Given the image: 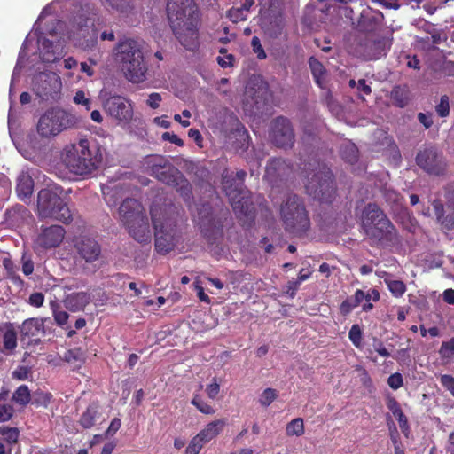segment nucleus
<instances>
[{
  "label": "nucleus",
  "mask_w": 454,
  "mask_h": 454,
  "mask_svg": "<svg viewBox=\"0 0 454 454\" xmlns=\"http://www.w3.org/2000/svg\"><path fill=\"white\" fill-rule=\"evenodd\" d=\"M51 20L53 21V20ZM92 26H94L93 19L80 15L74 19L71 27L64 34L62 33V23L56 20V26L53 28L47 27L46 31L52 37L56 36L59 31L62 35L60 40L53 41L39 37L37 40L39 58L45 63L58 60L64 54L66 41H72L75 45L85 50L92 48L96 43V31L91 28Z\"/></svg>",
  "instance_id": "f257e3e1"
},
{
  "label": "nucleus",
  "mask_w": 454,
  "mask_h": 454,
  "mask_svg": "<svg viewBox=\"0 0 454 454\" xmlns=\"http://www.w3.org/2000/svg\"><path fill=\"white\" fill-rule=\"evenodd\" d=\"M168 19L178 42L188 51L200 46V14L193 0H168Z\"/></svg>",
  "instance_id": "f03ea898"
},
{
  "label": "nucleus",
  "mask_w": 454,
  "mask_h": 454,
  "mask_svg": "<svg viewBox=\"0 0 454 454\" xmlns=\"http://www.w3.org/2000/svg\"><path fill=\"white\" fill-rule=\"evenodd\" d=\"M61 161L69 172L79 176L90 174L98 162L85 138L66 145L61 153Z\"/></svg>",
  "instance_id": "7ed1b4c3"
},
{
  "label": "nucleus",
  "mask_w": 454,
  "mask_h": 454,
  "mask_svg": "<svg viewBox=\"0 0 454 454\" xmlns=\"http://www.w3.org/2000/svg\"><path fill=\"white\" fill-rule=\"evenodd\" d=\"M119 215L129 234L140 243L151 241L152 233L142 204L134 199L125 200L119 207Z\"/></svg>",
  "instance_id": "20e7f679"
},
{
  "label": "nucleus",
  "mask_w": 454,
  "mask_h": 454,
  "mask_svg": "<svg viewBox=\"0 0 454 454\" xmlns=\"http://www.w3.org/2000/svg\"><path fill=\"white\" fill-rule=\"evenodd\" d=\"M361 225L368 238L381 243L391 242L395 231L383 211L375 204H368L362 212Z\"/></svg>",
  "instance_id": "39448f33"
},
{
  "label": "nucleus",
  "mask_w": 454,
  "mask_h": 454,
  "mask_svg": "<svg viewBox=\"0 0 454 454\" xmlns=\"http://www.w3.org/2000/svg\"><path fill=\"white\" fill-rule=\"evenodd\" d=\"M79 123L80 118L74 114L62 108L51 107L40 116L36 129L42 137L51 138Z\"/></svg>",
  "instance_id": "423d86ee"
},
{
  "label": "nucleus",
  "mask_w": 454,
  "mask_h": 454,
  "mask_svg": "<svg viewBox=\"0 0 454 454\" xmlns=\"http://www.w3.org/2000/svg\"><path fill=\"white\" fill-rule=\"evenodd\" d=\"M280 213L285 228L288 232L294 235H301L309 230L310 221L305 207L298 196H289L282 205Z\"/></svg>",
  "instance_id": "0eeeda50"
},
{
  "label": "nucleus",
  "mask_w": 454,
  "mask_h": 454,
  "mask_svg": "<svg viewBox=\"0 0 454 454\" xmlns=\"http://www.w3.org/2000/svg\"><path fill=\"white\" fill-rule=\"evenodd\" d=\"M37 212L41 218H52L67 223L71 219V212L59 197V188L43 189L37 196Z\"/></svg>",
  "instance_id": "6e6552de"
},
{
  "label": "nucleus",
  "mask_w": 454,
  "mask_h": 454,
  "mask_svg": "<svg viewBox=\"0 0 454 454\" xmlns=\"http://www.w3.org/2000/svg\"><path fill=\"white\" fill-rule=\"evenodd\" d=\"M246 176L243 170L236 173V181L233 174H229L227 171L223 174V187L228 196L233 210L236 213L247 215L250 211V200L247 197V192L241 188V184Z\"/></svg>",
  "instance_id": "1a4fd4ad"
},
{
  "label": "nucleus",
  "mask_w": 454,
  "mask_h": 454,
  "mask_svg": "<svg viewBox=\"0 0 454 454\" xmlns=\"http://www.w3.org/2000/svg\"><path fill=\"white\" fill-rule=\"evenodd\" d=\"M307 192L324 202H331L334 198L335 187L329 168L324 167L308 179L305 185Z\"/></svg>",
  "instance_id": "9d476101"
},
{
  "label": "nucleus",
  "mask_w": 454,
  "mask_h": 454,
  "mask_svg": "<svg viewBox=\"0 0 454 454\" xmlns=\"http://www.w3.org/2000/svg\"><path fill=\"white\" fill-rule=\"evenodd\" d=\"M32 89L43 100H56L59 98L62 82L54 72H41L34 76Z\"/></svg>",
  "instance_id": "9b49d317"
},
{
  "label": "nucleus",
  "mask_w": 454,
  "mask_h": 454,
  "mask_svg": "<svg viewBox=\"0 0 454 454\" xmlns=\"http://www.w3.org/2000/svg\"><path fill=\"white\" fill-rule=\"evenodd\" d=\"M146 163L151 168L152 175L162 183L169 185L179 184V181L186 183L179 171L162 156L150 157Z\"/></svg>",
  "instance_id": "f8f14e48"
},
{
  "label": "nucleus",
  "mask_w": 454,
  "mask_h": 454,
  "mask_svg": "<svg viewBox=\"0 0 454 454\" xmlns=\"http://www.w3.org/2000/svg\"><path fill=\"white\" fill-rule=\"evenodd\" d=\"M105 112L120 123H128L133 117V105L128 98L112 95L102 101Z\"/></svg>",
  "instance_id": "ddd939ff"
},
{
  "label": "nucleus",
  "mask_w": 454,
  "mask_h": 454,
  "mask_svg": "<svg viewBox=\"0 0 454 454\" xmlns=\"http://www.w3.org/2000/svg\"><path fill=\"white\" fill-rule=\"evenodd\" d=\"M151 215L155 230V248L161 254H167L175 246L172 224L168 221L160 222V219L158 218V209L153 208Z\"/></svg>",
  "instance_id": "4468645a"
},
{
  "label": "nucleus",
  "mask_w": 454,
  "mask_h": 454,
  "mask_svg": "<svg viewBox=\"0 0 454 454\" xmlns=\"http://www.w3.org/2000/svg\"><path fill=\"white\" fill-rule=\"evenodd\" d=\"M115 50V60L119 66L145 58L142 43L132 39L120 43Z\"/></svg>",
  "instance_id": "2eb2a0df"
},
{
  "label": "nucleus",
  "mask_w": 454,
  "mask_h": 454,
  "mask_svg": "<svg viewBox=\"0 0 454 454\" xmlns=\"http://www.w3.org/2000/svg\"><path fill=\"white\" fill-rule=\"evenodd\" d=\"M417 164L429 174L440 175L443 172L445 163L434 149L420 151L416 158Z\"/></svg>",
  "instance_id": "dca6fc26"
},
{
  "label": "nucleus",
  "mask_w": 454,
  "mask_h": 454,
  "mask_svg": "<svg viewBox=\"0 0 454 454\" xmlns=\"http://www.w3.org/2000/svg\"><path fill=\"white\" fill-rule=\"evenodd\" d=\"M272 139L279 147H290L294 145V136L287 119L277 118L272 125Z\"/></svg>",
  "instance_id": "f3484780"
},
{
  "label": "nucleus",
  "mask_w": 454,
  "mask_h": 454,
  "mask_svg": "<svg viewBox=\"0 0 454 454\" xmlns=\"http://www.w3.org/2000/svg\"><path fill=\"white\" fill-rule=\"evenodd\" d=\"M65 237V230L59 225L43 228L38 235L35 245L43 248L58 247Z\"/></svg>",
  "instance_id": "a211bd4d"
},
{
  "label": "nucleus",
  "mask_w": 454,
  "mask_h": 454,
  "mask_svg": "<svg viewBox=\"0 0 454 454\" xmlns=\"http://www.w3.org/2000/svg\"><path fill=\"white\" fill-rule=\"evenodd\" d=\"M124 77L132 83H140L146 80L147 65L145 58L136 62H127L119 66Z\"/></svg>",
  "instance_id": "6ab92c4d"
},
{
  "label": "nucleus",
  "mask_w": 454,
  "mask_h": 454,
  "mask_svg": "<svg viewBox=\"0 0 454 454\" xmlns=\"http://www.w3.org/2000/svg\"><path fill=\"white\" fill-rule=\"evenodd\" d=\"M75 247L79 255L86 262H93L98 259L101 249L97 241L90 238H82L76 242Z\"/></svg>",
  "instance_id": "aec40b11"
},
{
  "label": "nucleus",
  "mask_w": 454,
  "mask_h": 454,
  "mask_svg": "<svg viewBox=\"0 0 454 454\" xmlns=\"http://www.w3.org/2000/svg\"><path fill=\"white\" fill-rule=\"evenodd\" d=\"M90 301V295L85 292L70 294L64 300L65 307L72 312L83 310Z\"/></svg>",
  "instance_id": "412c9836"
},
{
  "label": "nucleus",
  "mask_w": 454,
  "mask_h": 454,
  "mask_svg": "<svg viewBox=\"0 0 454 454\" xmlns=\"http://www.w3.org/2000/svg\"><path fill=\"white\" fill-rule=\"evenodd\" d=\"M226 421L216 419L208 423L196 436L205 444L215 438L223 430Z\"/></svg>",
  "instance_id": "4be33fe9"
},
{
  "label": "nucleus",
  "mask_w": 454,
  "mask_h": 454,
  "mask_svg": "<svg viewBox=\"0 0 454 454\" xmlns=\"http://www.w3.org/2000/svg\"><path fill=\"white\" fill-rule=\"evenodd\" d=\"M34 190V181L27 172H21L17 179L16 192L22 200L28 199Z\"/></svg>",
  "instance_id": "5701e85b"
},
{
  "label": "nucleus",
  "mask_w": 454,
  "mask_h": 454,
  "mask_svg": "<svg viewBox=\"0 0 454 454\" xmlns=\"http://www.w3.org/2000/svg\"><path fill=\"white\" fill-rule=\"evenodd\" d=\"M43 318H29L23 322L21 326V333L27 337L35 338L44 333Z\"/></svg>",
  "instance_id": "b1692460"
},
{
  "label": "nucleus",
  "mask_w": 454,
  "mask_h": 454,
  "mask_svg": "<svg viewBox=\"0 0 454 454\" xmlns=\"http://www.w3.org/2000/svg\"><path fill=\"white\" fill-rule=\"evenodd\" d=\"M351 298L357 306L365 300L366 302L363 305V310L369 311L373 308V305L369 303V299H372L373 301H377L380 299V294L375 289L370 290L366 294L362 290H356L354 296Z\"/></svg>",
  "instance_id": "393cba45"
},
{
  "label": "nucleus",
  "mask_w": 454,
  "mask_h": 454,
  "mask_svg": "<svg viewBox=\"0 0 454 454\" xmlns=\"http://www.w3.org/2000/svg\"><path fill=\"white\" fill-rule=\"evenodd\" d=\"M285 27V20L282 14L275 15L264 21V29L271 37H277L281 34Z\"/></svg>",
  "instance_id": "a878e982"
},
{
  "label": "nucleus",
  "mask_w": 454,
  "mask_h": 454,
  "mask_svg": "<svg viewBox=\"0 0 454 454\" xmlns=\"http://www.w3.org/2000/svg\"><path fill=\"white\" fill-rule=\"evenodd\" d=\"M309 67L316 83L320 88H325L327 82V74L323 65L315 58L309 59Z\"/></svg>",
  "instance_id": "bb28decb"
},
{
  "label": "nucleus",
  "mask_w": 454,
  "mask_h": 454,
  "mask_svg": "<svg viewBox=\"0 0 454 454\" xmlns=\"http://www.w3.org/2000/svg\"><path fill=\"white\" fill-rule=\"evenodd\" d=\"M253 4L254 0H243L240 6L232 7L229 11L228 17L234 23L247 20V13Z\"/></svg>",
  "instance_id": "cd10ccee"
},
{
  "label": "nucleus",
  "mask_w": 454,
  "mask_h": 454,
  "mask_svg": "<svg viewBox=\"0 0 454 454\" xmlns=\"http://www.w3.org/2000/svg\"><path fill=\"white\" fill-rule=\"evenodd\" d=\"M99 415V407L96 403H91L86 411L81 415L79 423L83 428H90L95 425Z\"/></svg>",
  "instance_id": "c85d7f7f"
},
{
  "label": "nucleus",
  "mask_w": 454,
  "mask_h": 454,
  "mask_svg": "<svg viewBox=\"0 0 454 454\" xmlns=\"http://www.w3.org/2000/svg\"><path fill=\"white\" fill-rule=\"evenodd\" d=\"M3 344L2 352L11 354L17 347V333L12 327H7L0 337Z\"/></svg>",
  "instance_id": "c756f323"
},
{
  "label": "nucleus",
  "mask_w": 454,
  "mask_h": 454,
  "mask_svg": "<svg viewBox=\"0 0 454 454\" xmlns=\"http://www.w3.org/2000/svg\"><path fill=\"white\" fill-rule=\"evenodd\" d=\"M387 407L398 420L401 430L405 433L409 427L408 420L397 401L394 397H389L387 401Z\"/></svg>",
  "instance_id": "7c9ffc66"
},
{
  "label": "nucleus",
  "mask_w": 454,
  "mask_h": 454,
  "mask_svg": "<svg viewBox=\"0 0 454 454\" xmlns=\"http://www.w3.org/2000/svg\"><path fill=\"white\" fill-rule=\"evenodd\" d=\"M32 46V40L29 39V38H27L24 44H23V47L20 52V55H19V59H18V61H17V64H16V67L14 68V71H13V74H12V82H11V85H10V98H12V95H13V82H14V80L16 78V76L19 74L20 73V70L21 69V67L25 65V59L28 53V51L30 50Z\"/></svg>",
  "instance_id": "2f4dec72"
},
{
  "label": "nucleus",
  "mask_w": 454,
  "mask_h": 454,
  "mask_svg": "<svg viewBox=\"0 0 454 454\" xmlns=\"http://www.w3.org/2000/svg\"><path fill=\"white\" fill-rule=\"evenodd\" d=\"M367 57L369 59H379L387 49L390 47V42L388 40H380L377 42H370L367 44Z\"/></svg>",
  "instance_id": "473e14b6"
},
{
  "label": "nucleus",
  "mask_w": 454,
  "mask_h": 454,
  "mask_svg": "<svg viewBox=\"0 0 454 454\" xmlns=\"http://www.w3.org/2000/svg\"><path fill=\"white\" fill-rule=\"evenodd\" d=\"M433 208L437 221L441 223L442 225L444 226V228H454V213L452 214V215H449L446 218H443V206L442 204L436 200L433 202Z\"/></svg>",
  "instance_id": "72a5a7b5"
},
{
  "label": "nucleus",
  "mask_w": 454,
  "mask_h": 454,
  "mask_svg": "<svg viewBox=\"0 0 454 454\" xmlns=\"http://www.w3.org/2000/svg\"><path fill=\"white\" fill-rule=\"evenodd\" d=\"M286 434L288 436H301L304 434L303 419L297 418L287 423Z\"/></svg>",
  "instance_id": "f704fd0d"
},
{
  "label": "nucleus",
  "mask_w": 454,
  "mask_h": 454,
  "mask_svg": "<svg viewBox=\"0 0 454 454\" xmlns=\"http://www.w3.org/2000/svg\"><path fill=\"white\" fill-rule=\"evenodd\" d=\"M386 278L384 279L391 294L395 297H401L406 291V286L403 281L391 279L387 273Z\"/></svg>",
  "instance_id": "c9c22d12"
},
{
  "label": "nucleus",
  "mask_w": 454,
  "mask_h": 454,
  "mask_svg": "<svg viewBox=\"0 0 454 454\" xmlns=\"http://www.w3.org/2000/svg\"><path fill=\"white\" fill-rule=\"evenodd\" d=\"M12 400L20 404L26 405L30 402V391L26 385L20 386L12 395Z\"/></svg>",
  "instance_id": "e433bc0d"
},
{
  "label": "nucleus",
  "mask_w": 454,
  "mask_h": 454,
  "mask_svg": "<svg viewBox=\"0 0 454 454\" xmlns=\"http://www.w3.org/2000/svg\"><path fill=\"white\" fill-rule=\"evenodd\" d=\"M191 403L203 414L212 415L215 412V409L205 402L200 395H194Z\"/></svg>",
  "instance_id": "4c0bfd02"
},
{
  "label": "nucleus",
  "mask_w": 454,
  "mask_h": 454,
  "mask_svg": "<svg viewBox=\"0 0 454 454\" xmlns=\"http://www.w3.org/2000/svg\"><path fill=\"white\" fill-rule=\"evenodd\" d=\"M51 309L54 321L59 326H64L69 318V315L59 309V306L56 302H51Z\"/></svg>",
  "instance_id": "58836bf2"
},
{
  "label": "nucleus",
  "mask_w": 454,
  "mask_h": 454,
  "mask_svg": "<svg viewBox=\"0 0 454 454\" xmlns=\"http://www.w3.org/2000/svg\"><path fill=\"white\" fill-rule=\"evenodd\" d=\"M278 397L277 390L273 388H266L261 394L258 402L264 407L270 406Z\"/></svg>",
  "instance_id": "ea45409f"
},
{
  "label": "nucleus",
  "mask_w": 454,
  "mask_h": 454,
  "mask_svg": "<svg viewBox=\"0 0 454 454\" xmlns=\"http://www.w3.org/2000/svg\"><path fill=\"white\" fill-rule=\"evenodd\" d=\"M0 434L3 435L4 440L7 442V446L15 443L19 437V431L12 427H1Z\"/></svg>",
  "instance_id": "a19ab883"
},
{
  "label": "nucleus",
  "mask_w": 454,
  "mask_h": 454,
  "mask_svg": "<svg viewBox=\"0 0 454 454\" xmlns=\"http://www.w3.org/2000/svg\"><path fill=\"white\" fill-rule=\"evenodd\" d=\"M58 5H59V1H55V2H52L50 4H48L41 12L39 18L37 19V20L35 22V26L38 27L43 26V21L46 20V18L57 12Z\"/></svg>",
  "instance_id": "79ce46f5"
},
{
  "label": "nucleus",
  "mask_w": 454,
  "mask_h": 454,
  "mask_svg": "<svg viewBox=\"0 0 454 454\" xmlns=\"http://www.w3.org/2000/svg\"><path fill=\"white\" fill-rule=\"evenodd\" d=\"M65 360L68 363H84L85 354L81 348L70 349L65 354Z\"/></svg>",
  "instance_id": "37998d69"
},
{
  "label": "nucleus",
  "mask_w": 454,
  "mask_h": 454,
  "mask_svg": "<svg viewBox=\"0 0 454 454\" xmlns=\"http://www.w3.org/2000/svg\"><path fill=\"white\" fill-rule=\"evenodd\" d=\"M348 338L353 345L361 348L362 345V331L358 325H353L348 333Z\"/></svg>",
  "instance_id": "c03bdc74"
},
{
  "label": "nucleus",
  "mask_w": 454,
  "mask_h": 454,
  "mask_svg": "<svg viewBox=\"0 0 454 454\" xmlns=\"http://www.w3.org/2000/svg\"><path fill=\"white\" fill-rule=\"evenodd\" d=\"M439 353L442 359H451L454 356V339L442 342Z\"/></svg>",
  "instance_id": "a18cd8bd"
},
{
  "label": "nucleus",
  "mask_w": 454,
  "mask_h": 454,
  "mask_svg": "<svg viewBox=\"0 0 454 454\" xmlns=\"http://www.w3.org/2000/svg\"><path fill=\"white\" fill-rule=\"evenodd\" d=\"M73 100L76 105L83 106L87 111L91 108V100L82 90L76 91Z\"/></svg>",
  "instance_id": "49530a36"
},
{
  "label": "nucleus",
  "mask_w": 454,
  "mask_h": 454,
  "mask_svg": "<svg viewBox=\"0 0 454 454\" xmlns=\"http://www.w3.org/2000/svg\"><path fill=\"white\" fill-rule=\"evenodd\" d=\"M206 394L209 399L215 400L220 393V384L216 378L212 380V382L206 387Z\"/></svg>",
  "instance_id": "de8ad7c7"
},
{
  "label": "nucleus",
  "mask_w": 454,
  "mask_h": 454,
  "mask_svg": "<svg viewBox=\"0 0 454 454\" xmlns=\"http://www.w3.org/2000/svg\"><path fill=\"white\" fill-rule=\"evenodd\" d=\"M384 197L389 204L399 205L403 198L399 193L391 188H385Z\"/></svg>",
  "instance_id": "09e8293b"
},
{
  "label": "nucleus",
  "mask_w": 454,
  "mask_h": 454,
  "mask_svg": "<svg viewBox=\"0 0 454 454\" xmlns=\"http://www.w3.org/2000/svg\"><path fill=\"white\" fill-rule=\"evenodd\" d=\"M203 445L204 443L201 442V440H200V438L197 436H194L187 446L185 454H199Z\"/></svg>",
  "instance_id": "8fccbe9b"
},
{
  "label": "nucleus",
  "mask_w": 454,
  "mask_h": 454,
  "mask_svg": "<svg viewBox=\"0 0 454 454\" xmlns=\"http://www.w3.org/2000/svg\"><path fill=\"white\" fill-rule=\"evenodd\" d=\"M439 380L442 386L454 396V377L448 374H442Z\"/></svg>",
  "instance_id": "3c124183"
},
{
  "label": "nucleus",
  "mask_w": 454,
  "mask_h": 454,
  "mask_svg": "<svg viewBox=\"0 0 454 454\" xmlns=\"http://www.w3.org/2000/svg\"><path fill=\"white\" fill-rule=\"evenodd\" d=\"M387 384L394 390L399 389L403 384V376L398 372L391 374L387 379Z\"/></svg>",
  "instance_id": "603ef678"
},
{
  "label": "nucleus",
  "mask_w": 454,
  "mask_h": 454,
  "mask_svg": "<svg viewBox=\"0 0 454 454\" xmlns=\"http://www.w3.org/2000/svg\"><path fill=\"white\" fill-rule=\"evenodd\" d=\"M105 4L114 10L120 12H125L129 7L128 4L124 0H104Z\"/></svg>",
  "instance_id": "864d4df0"
},
{
  "label": "nucleus",
  "mask_w": 454,
  "mask_h": 454,
  "mask_svg": "<svg viewBox=\"0 0 454 454\" xmlns=\"http://www.w3.org/2000/svg\"><path fill=\"white\" fill-rule=\"evenodd\" d=\"M449 98L447 96H442L441 98L440 103L436 106V112L441 117H445L449 114Z\"/></svg>",
  "instance_id": "5fc2aeb1"
},
{
  "label": "nucleus",
  "mask_w": 454,
  "mask_h": 454,
  "mask_svg": "<svg viewBox=\"0 0 454 454\" xmlns=\"http://www.w3.org/2000/svg\"><path fill=\"white\" fill-rule=\"evenodd\" d=\"M251 44L253 51L257 55L258 59H264L266 58V53L261 44L260 39L256 36H254L252 38Z\"/></svg>",
  "instance_id": "6e6d98bb"
},
{
  "label": "nucleus",
  "mask_w": 454,
  "mask_h": 454,
  "mask_svg": "<svg viewBox=\"0 0 454 454\" xmlns=\"http://www.w3.org/2000/svg\"><path fill=\"white\" fill-rule=\"evenodd\" d=\"M357 305L354 302L351 297L346 299L340 306V310L341 314L348 315L349 314Z\"/></svg>",
  "instance_id": "4d7b16f0"
},
{
  "label": "nucleus",
  "mask_w": 454,
  "mask_h": 454,
  "mask_svg": "<svg viewBox=\"0 0 454 454\" xmlns=\"http://www.w3.org/2000/svg\"><path fill=\"white\" fill-rule=\"evenodd\" d=\"M13 409L9 404L0 403V421H7L12 416Z\"/></svg>",
  "instance_id": "13d9d810"
},
{
  "label": "nucleus",
  "mask_w": 454,
  "mask_h": 454,
  "mask_svg": "<svg viewBox=\"0 0 454 454\" xmlns=\"http://www.w3.org/2000/svg\"><path fill=\"white\" fill-rule=\"evenodd\" d=\"M162 98L160 93L153 92L149 95L148 99L146 101L147 105L153 108L156 109L159 107L160 103L161 102Z\"/></svg>",
  "instance_id": "bf43d9fd"
},
{
  "label": "nucleus",
  "mask_w": 454,
  "mask_h": 454,
  "mask_svg": "<svg viewBox=\"0 0 454 454\" xmlns=\"http://www.w3.org/2000/svg\"><path fill=\"white\" fill-rule=\"evenodd\" d=\"M162 139L175 144L178 146L184 145V141L176 134L170 132H164L162 134Z\"/></svg>",
  "instance_id": "052dcab7"
},
{
  "label": "nucleus",
  "mask_w": 454,
  "mask_h": 454,
  "mask_svg": "<svg viewBox=\"0 0 454 454\" xmlns=\"http://www.w3.org/2000/svg\"><path fill=\"white\" fill-rule=\"evenodd\" d=\"M103 194L105 196V200L106 201V203L109 205V206H114L116 204V200L114 198L115 196V192L110 188V187H106V188H103Z\"/></svg>",
  "instance_id": "680f3d73"
},
{
  "label": "nucleus",
  "mask_w": 454,
  "mask_h": 454,
  "mask_svg": "<svg viewBox=\"0 0 454 454\" xmlns=\"http://www.w3.org/2000/svg\"><path fill=\"white\" fill-rule=\"evenodd\" d=\"M311 275V271L309 270H306L304 269H302L301 271H300V274H299V277H298V279L293 283L294 285H295V286L294 287V291H293V294L292 295H294L299 286L301 285V282L307 280Z\"/></svg>",
  "instance_id": "e2e57ef3"
},
{
  "label": "nucleus",
  "mask_w": 454,
  "mask_h": 454,
  "mask_svg": "<svg viewBox=\"0 0 454 454\" xmlns=\"http://www.w3.org/2000/svg\"><path fill=\"white\" fill-rule=\"evenodd\" d=\"M44 296L42 293H34L29 297V304L39 308L43 304Z\"/></svg>",
  "instance_id": "0e129e2a"
},
{
  "label": "nucleus",
  "mask_w": 454,
  "mask_h": 454,
  "mask_svg": "<svg viewBox=\"0 0 454 454\" xmlns=\"http://www.w3.org/2000/svg\"><path fill=\"white\" fill-rule=\"evenodd\" d=\"M373 348L382 357H388L390 356V353L388 352V350L385 348L383 343L380 340L374 341Z\"/></svg>",
  "instance_id": "69168bd1"
},
{
  "label": "nucleus",
  "mask_w": 454,
  "mask_h": 454,
  "mask_svg": "<svg viewBox=\"0 0 454 454\" xmlns=\"http://www.w3.org/2000/svg\"><path fill=\"white\" fill-rule=\"evenodd\" d=\"M121 425V419H119L117 418L114 419L111 421V423H110V425H109V427H108V428H107V430L106 432V436L107 435H114L120 429Z\"/></svg>",
  "instance_id": "338daca9"
},
{
  "label": "nucleus",
  "mask_w": 454,
  "mask_h": 454,
  "mask_svg": "<svg viewBox=\"0 0 454 454\" xmlns=\"http://www.w3.org/2000/svg\"><path fill=\"white\" fill-rule=\"evenodd\" d=\"M22 271L25 275L28 276L34 271V263L31 260L26 259L24 256L22 258Z\"/></svg>",
  "instance_id": "774afa93"
}]
</instances>
